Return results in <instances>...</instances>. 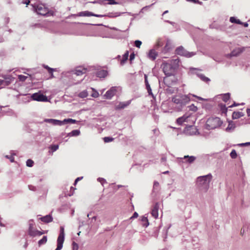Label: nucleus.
Listing matches in <instances>:
<instances>
[{"instance_id": "f257e3e1", "label": "nucleus", "mask_w": 250, "mask_h": 250, "mask_svg": "<svg viewBox=\"0 0 250 250\" xmlns=\"http://www.w3.org/2000/svg\"><path fill=\"white\" fill-rule=\"evenodd\" d=\"M179 60L177 59L164 61L161 64V67L166 77L164 78V82L168 86L171 84L169 77L173 76L179 67Z\"/></svg>"}, {"instance_id": "f03ea898", "label": "nucleus", "mask_w": 250, "mask_h": 250, "mask_svg": "<svg viewBox=\"0 0 250 250\" xmlns=\"http://www.w3.org/2000/svg\"><path fill=\"white\" fill-rule=\"evenodd\" d=\"M211 178L212 175L210 174L198 177L196 183L197 186L201 190L207 191L209 188V183Z\"/></svg>"}, {"instance_id": "7ed1b4c3", "label": "nucleus", "mask_w": 250, "mask_h": 250, "mask_svg": "<svg viewBox=\"0 0 250 250\" xmlns=\"http://www.w3.org/2000/svg\"><path fill=\"white\" fill-rule=\"evenodd\" d=\"M31 5L38 14L47 16H53L54 15V12L49 11L48 8L43 4H31Z\"/></svg>"}, {"instance_id": "20e7f679", "label": "nucleus", "mask_w": 250, "mask_h": 250, "mask_svg": "<svg viewBox=\"0 0 250 250\" xmlns=\"http://www.w3.org/2000/svg\"><path fill=\"white\" fill-rule=\"evenodd\" d=\"M120 13L118 12L115 13H109L107 14L104 15H100V14H94L91 12L85 11L81 12L78 14V16L80 17H90V16H94L97 18H102L104 17H107L110 18H115L119 16Z\"/></svg>"}, {"instance_id": "39448f33", "label": "nucleus", "mask_w": 250, "mask_h": 250, "mask_svg": "<svg viewBox=\"0 0 250 250\" xmlns=\"http://www.w3.org/2000/svg\"><path fill=\"white\" fill-rule=\"evenodd\" d=\"M172 101L180 106L185 105L190 101V98L188 95L179 94L173 96Z\"/></svg>"}, {"instance_id": "423d86ee", "label": "nucleus", "mask_w": 250, "mask_h": 250, "mask_svg": "<svg viewBox=\"0 0 250 250\" xmlns=\"http://www.w3.org/2000/svg\"><path fill=\"white\" fill-rule=\"evenodd\" d=\"M222 123L218 117H210L206 122V127L208 129H213L220 126Z\"/></svg>"}, {"instance_id": "0eeeda50", "label": "nucleus", "mask_w": 250, "mask_h": 250, "mask_svg": "<svg viewBox=\"0 0 250 250\" xmlns=\"http://www.w3.org/2000/svg\"><path fill=\"white\" fill-rule=\"evenodd\" d=\"M64 239V230L62 227L60 228V232L57 239V247L55 250H61L63 246Z\"/></svg>"}, {"instance_id": "6e6552de", "label": "nucleus", "mask_w": 250, "mask_h": 250, "mask_svg": "<svg viewBox=\"0 0 250 250\" xmlns=\"http://www.w3.org/2000/svg\"><path fill=\"white\" fill-rule=\"evenodd\" d=\"M176 53L177 55L185 56L186 57H191L195 55L193 52H188L186 50L183 46H180L176 49Z\"/></svg>"}, {"instance_id": "1a4fd4ad", "label": "nucleus", "mask_w": 250, "mask_h": 250, "mask_svg": "<svg viewBox=\"0 0 250 250\" xmlns=\"http://www.w3.org/2000/svg\"><path fill=\"white\" fill-rule=\"evenodd\" d=\"M29 227L28 231V233L30 236L35 237L37 235H42V234L44 233V232L39 231L34 228V224L33 223L32 221L29 222Z\"/></svg>"}, {"instance_id": "9d476101", "label": "nucleus", "mask_w": 250, "mask_h": 250, "mask_svg": "<svg viewBox=\"0 0 250 250\" xmlns=\"http://www.w3.org/2000/svg\"><path fill=\"white\" fill-rule=\"evenodd\" d=\"M31 98L33 100L37 101L46 102L47 101V98L46 96L38 93L33 94L31 96Z\"/></svg>"}, {"instance_id": "9b49d317", "label": "nucleus", "mask_w": 250, "mask_h": 250, "mask_svg": "<svg viewBox=\"0 0 250 250\" xmlns=\"http://www.w3.org/2000/svg\"><path fill=\"white\" fill-rule=\"evenodd\" d=\"M3 78L4 80L0 79V86H1V88L9 85L12 82V78L10 76H5Z\"/></svg>"}, {"instance_id": "f8f14e48", "label": "nucleus", "mask_w": 250, "mask_h": 250, "mask_svg": "<svg viewBox=\"0 0 250 250\" xmlns=\"http://www.w3.org/2000/svg\"><path fill=\"white\" fill-rule=\"evenodd\" d=\"M117 90L115 87H111L109 90L106 91L104 94V97L107 99H111L116 94Z\"/></svg>"}, {"instance_id": "ddd939ff", "label": "nucleus", "mask_w": 250, "mask_h": 250, "mask_svg": "<svg viewBox=\"0 0 250 250\" xmlns=\"http://www.w3.org/2000/svg\"><path fill=\"white\" fill-rule=\"evenodd\" d=\"M131 103V100L125 102H120L118 105L115 106L116 110H120L122 109H124L125 107L128 106Z\"/></svg>"}, {"instance_id": "4468645a", "label": "nucleus", "mask_w": 250, "mask_h": 250, "mask_svg": "<svg viewBox=\"0 0 250 250\" xmlns=\"http://www.w3.org/2000/svg\"><path fill=\"white\" fill-rule=\"evenodd\" d=\"M74 71L75 74L77 76H80L86 73V69L82 66H78L75 68Z\"/></svg>"}, {"instance_id": "2eb2a0df", "label": "nucleus", "mask_w": 250, "mask_h": 250, "mask_svg": "<svg viewBox=\"0 0 250 250\" xmlns=\"http://www.w3.org/2000/svg\"><path fill=\"white\" fill-rule=\"evenodd\" d=\"M44 122L48 123L53 124V125H62L63 124V122L53 119H45L44 120Z\"/></svg>"}, {"instance_id": "dca6fc26", "label": "nucleus", "mask_w": 250, "mask_h": 250, "mask_svg": "<svg viewBox=\"0 0 250 250\" xmlns=\"http://www.w3.org/2000/svg\"><path fill=\"white\" fill-rule=\"evenodd\" d=\"M158 52L155 49H151L148 53V57L152 61H154L157 57Z\"/></svg>"}, {"instance_id": "f3484780", "label": "nucleus", "mask_w": 250, "mask_h": 250, "mask_svg": "<svg viewBox=\"0 0 250 250\" xmlns=\"http://www.w3.org/2000/svg\"><path fill=\"white\" fill-rule=\"evenodd\" d=\"M159 204L156 203L153 207L151 214L153 217L157 218L158 216Z\"/></svg>"}, {"instance_id": "a211bd4d", "label": "nucleus", "mask_w": 250, "mask_h": 250, "mask_svg": "<svg viewBox=\"0 0 250 250\" xmlns=\"http://www.w3.org/2000/svg\"><path fill=\"white\" fill-rule=\"evenodd\" d=\"M244 48H236L234 49L231 53L230 55L231 56H237L243 52L244 50Z\"/></svg>"}, {"instance_id": "6ab92c4d", "label": "nucleus", "mask_w": 250, "mask_h": 250, "mask_svg": "<svg viewBox=\"0 0 250 250\" xmlns=\"http://www.w3.org/2000/svg\"><path fill=\"white\" fill-rule=\"evenodd\" d=\"M108 74V72L105 70H100L97 72V76L99 78H104Z\"/></svg>"}, {"instance_id": "aec40b11", "label": "nucleus", "mask_w": 250, "mask_h": 250, "mask_svg": "<svg viewBox=\"0 0 250 250\" xmlns=\"http://www.w3.org/2000/svg\"><path fill=\"white\" fill-rule=\"evenodd\" d=\"M188 117V116H183L178 118L176 120V122L179 125H182L183 123L188 122L187 119Z\"/></svg>"}, {"instance_id": "412c9836", "label": "nucleus", "mask_w": 250, "mask_h": 250, "mask_svg": "<svg viewBox=\"0 0 250 250\" xmlns=\"http://www.w3.org/2000/svg\"><path fill=\"white\" fill-rule=\"evenodd\" d=\"M172 47L171 43L170 41L167 40L166 42V44L163 49V52L166 53Z\"/></svg>"}, {"instance_id": "4be33fe9", "label": "nucleus", "mask_w": 250, "mask_h": 250, "mask_svg": "<svg viewBox=\"0 0 250 250\" xmlns=\"http://www.w3.org/2000/svg\"><path fill=\"white\" fill-rule=\"evenodd\" d=\"M183 159H186V162L191 164L196 160V157L193 156H189L188 155H187L185 156Z\"/></svg>"}, {"instance_id": "5701e85b", "label": "nucleus", "mask_w": 250, "mask_h": 250, "mask_svg": "<svg viewBox=\"0 0 250 250\" xmlns=\"http://www.w3.org/2000/svg\"><path fill=\"white\" fill-rule=\"evenodd\" d=\"M41 220L43 222L49 223L52 221V218L50 215H48L41 218Z\"/></svg>"}, {"instance_id": "b1692460", "label": "nucleus", "mask_w": 250, "mask_h": 250, "mask_svg": "<svg viewBox=\"0 0 250 250\" xmlns=\"http://www.w3.org/2000/svg\"><path fill=\"white\" fill-rule=\"evenodd\" d=\"M243 116V113L242 112H233L232 117L233 119H237Z\"/></svg>"}, {"instance_id": "393cba45", "label": "nucleus", "mask_w": 250, "mask_h": 250, "mask_svg": "<svg viewBox=\"0 0 250 250\" xmlns=\"http://www.w3.org/2000/svg\"><path fill=\"white\" fill-rule=\"evenodd\" d=\"M128 55L129 52L128 51H126L125 54L123 55L122 60L121 61V64L123 65L127 61V60L128 59Z\"/></svg>"}, {"instance_id": "a878e982", "label": "nucleus", "mask_w": 250, "mask_h": 250, "mask_svg": "<svg viewBox=\"0 0 250 250\" xmlns=\"http://www.w3.org/2000/svg\"><path fill=\"white\" fill-rule=\"evenodd\" d=\"M87 96H88V92H87V90H83V91L81 92L78 94L79 97H80L81 98H86V97H87Z\"/></svg>"}, {"instance_id": "bb28decb", "label": "nucleus", "mask_w": 250, "mask_h": 250, "mask_svg": "<svg viewBox=\"0 0 250 250\" xmlns=\"http://www.w3.org/2000/svg\"><path fill=\"white\" fill-rule=\"evenodd\" d=\"M229 21L232 23H235L239 24H242V22L238 19H236L235 17H232L230 18Z\"/></svg>"}, {"instance_id": "cd10ccee", "label": "nucleus", "mask_w": 250, "mask_h": 250, "mask_svg": "<svg viewBox=\"0 0 250 250\" xmlns=\"http://www.w3.org/2000/svg\"><path fill=\"white\" fill-rule=\"evenodd\" d=\"M43 67H44V68H45L46 69H47L48 70V73L50 74L51 78H53L54 76H53V72L54 71V69L49 67L47 65H44Z\"/></svg>"}, {"instance_id": "c85d7f7f", "label": "nucleus", "mask_w": 250, "mask_h": 250, "mask_svg": "<svg viewBox=\"0 0 250 250\" xmlns=\"http://www.w3.org/2000/svg\"><path fill=\"white\" fill-rule=\"evenodd\" d=\"M47 240V237L46 236H44L42 239L39 241L38 244L39 246H41L42 245L46 243Z\"/></svg>"}, {"instance_id": "c756f323", "label": "nucleus", "mask_w": 250, "mask_h": 250, "mask_svg": "<svg viewBox=\"0 0 250 250\" xmlns=\"http://www.w3.org/2000/svg\"><path fill=\"white\" fill-rule=\"evenodd\" d=\"M230 99V94L226 93L222 95V100L225 103L227 102Z\"/></svg>"}, {"instance_id": "7c9ffc66", "label": "nucleus", "mask_w": 250, "mask_h": 250, "mask_svg": "<svg viewBox=\"0 0 250 250\" xmlns=\"http://www.w3.org/2000/svg\"><path fill=\"white\" fill-rule=\"evenodd\" d=\"M219 106L220 107L222 113L226 114L227 112V108L226 107V105L223 104H219Z\"/></svg>"}, {"instance_id": "2f4dec72", "label": "nucleus", "mask_w": 250, "mask_h": 250, "mask_svg": "<svg viewBox=\"0 0 250 250\" xmlns=\"http://www.w3.org/2000/svg\"><path fill=\"white\" fill-rule=\"evenodd\" d=\"M62 122H63V124H64V123L75 124L76 123V121L75 120H74L72 119H65Z\"/></svg>"}, {"instance_id": "473e14b6", "label": "nucleus", "mask_w": 250, "mask_h": 250, "mask_svg": "<svg viewBox=\"0 0 250 250\" xmlns=\"http://www.w3.org/2000/svg\"><path fill=\"white\" fill-rule=\"evenodd\" d=\"M49 148L52 150V152L56 151L59 148L58 145H51L49 146Z\"/></svg>"}, {"instance_id": "72a5a7b5", "label": "nucleus", "mask_w": 250, "mask_h": 250, "mask_svg": "<svg viewBox=\"0 0 250 250\" xmlns=\"http://www.w3.org/2000/svg\"><path fill=\"white\" fill-rule=\"evenodd\" d=\"M142 221L144 223V226H146V227L148 226L149 222L146 217L143 216L142 217Z\"/></svg>"}, {"instance_id": "f704fd0d", "label": "nucleus", "mask_w": 250, "mask_h": 250, "mask_svg": "<svg viewBox=\"0 0 250 250\" xmlns=\"http://www.w3.org/2000/svg\"><path fill=\"white\" fill-rule=\"evenodd\" d=\"M199 77L200 78V79L205 82H208L209 81H210V80L209 78H208V77H206L205 76H204V75L203 74H201L199 75Z\"/></svg>"}, {"instance_id": "c9c22d12", "label": "nucleus", "mask_w": 250, "mask_h": 250, "mask_svg": "<svg viewBox=\"0 0 250 250\" xmlns=\"http://www.w3.org/2000/svg\"><path fill=\"white\" fill-rule=\"evenodd\" d=\"M230 156L231 157V158H232V159H235L237 157V153H236V151H235V150L233 149L231 151V152H230Z\"/></svg>"}, {"instance_id": "e433bc0d", "label": "nucleus", "mask_w": 250, "mask_h": 250, "mask_svg": "<svg viewBox=\"0 0 250 250\" xmlns=\"http://www.w3.org/2000/svg\"><path fill=\"white\" fill-rule=\"evenodd\" d=\"M27 78V77L25 76L24 75H19L18 76V79L19 80V81H21V82L25 81Z\"/></svg>"}, {"instance_id": "4c0bfd02", "label": "nucleus", "mask_w": 250, "mask_h": 250, "mask_svg": "<svg viewBox=\"0 0 250 250\" xmlns=\"http://www.w3.org/2000/svg\"><path fill=\"white\" fill-rule=\"evenodd\" d=\"M34 162L31 159H28L26 161V166L29 167H32L33 166Z\"/></svg>"}, {"instance_id": "58836bf2", "label": "nucleus", "mask_w": 250, "mask_h": 250, "mask_svg": "<svg viewBox=\"0 0 250 250\" xmlns=\"http://www.w3.org/2000/svg\"><path fill=\"white\" fill-rule=\"evenodd\" d=\"M188 107L189 110H191L194 112L196 111L198 109L197 106H195L193 104L190 105Z\"/></svg>"}, {"instance_id": "ea45409f", "label": "nucleus", "mask_w": 250, "mask_h": 250, "mask_svg": "<svg viewBox=\"0 0 250 250\" xmlns=\"http://www.w3.org/2000/svg\"><path fill=\"white\" fill-rule=\"evenodd\" d=\"M80 131L78 130H74L71 131L70 133V134H71L72 136H78L80 134Z\"/></svg>"}, {"instance_id": "a19ab883", "label": "nucleus", "mask_w": 250, "mask_h": 250, "mask_svg": "<svg viewBox=\"0 0 250 250\" xmlns=\"http://www.w3.org/2000/svg\"><path fill=\"white\" fill-rule=\"evenodd\" d=\"M142 43V42L139 40L135 41L134 42L135 46L138 48H140Z\"/></svg>"}, {"instance_id": "79ce46f5", "label": "nucleus", "mask_w": 250, "mask_h": 250, "mask_svg": "<svg viewBox=\"0 0 250 250\" xmlns=\"http://www.w3.org/2000/svg\"><path fill=\"white\" fill-rule=\"evenodd\" d=\"M163 41L162 39H158L157 42V46L158 47H161L163 45Z\"/></svg>"}, {"instance_id": "37998d69", "label": "nucleus", "mask_w": 250, "mask_h": 250, "mask_svg": "<svg viewBox=\"0 0 250 250\" xmlns=\"http://www.w3.org/2000/svg\"><path fill=\"white\" fill-rule=\"evenodd\" d=\"M104 142L108 143L112 141L113 140V138L108 137H105L104 138Z\"/></svg>"}, {"instance_id": "c03bdc74", "label": "nucleus", "mask_w": 250, "mask_h": 250, "mask_svg": "<svg viewBox=\"0 0 250 250\" xmlns=\"http://www.w3.org/2000/svg\"><path fill=\"white\" fill-rule=\"evenodd\" d=\"M73 245V250H78L79 246L75 242H73L72 243Z\"/></svg>"}, {"instance_id": "a18cd8bd", "label": "nucleus", "mask_w": 250, "mask_h": 250, "mask_svg": "<svg viewBox=\"0 0 250 250\" xmlns=\"http://www.w3.org/2000/svg\"><path fill=\"white\" fill-rule=\"evenodd\" d=\"M159 188V183L157 181H155L154 182V184H153V188L154 189H157Z\"/></svg>"}, {"instance_id": "49530a36", "label": "nucleus", "mask_w": 250, "mask_h": 250, "mask_svg": "<svg viewBox=\"0 0 250 250\" xmlns=\"http://www.w3.org/2000/svg\"><path fill=\"white\" fill-rule=\"evenodd\" d=\"M145 82L146 85V87L150 86V85L147 81V77L146 75H145Z\"/></svg>"}, {"instance_id": "de8ad7c7", "label": "nucleus", "mask_w": 250, "mask_h": 250, "mask_svg": "<svg viewBox=\"0 0 250 250\" xmlns=\"http://www.w3.org/2000/svg\"><path fill=\"white\" fill-rule=\"evenodd\" d=\"M99 95V93L96 91H94V92L91 95V96L94 98H97Z\"/></svg>"}, {"instance_id": "09e8293b", "label": "nucleus", "mask_w": 250, "mask_h": 250, "mask_svg": "<svg viewBox=\"0 0 250 250\" xmlns=\"http://www.w3.org/2000/svg\"><path fill=\"white\" fill-rule=\"evenodd\" d=\"M147 90V92L149 94V95H152L153 96V94H152V90H151V87H150V86H148L147 87H146Z\"/></svg>"}, {"instance_id": "8fccbe9b", "label": "nucleus", "mask_w": 250, "mask_h": 250, "mask_svg": "<svg viewBox=\"0 0 250 250\" xmlns=\"http://www.w3.org/2000/svg\"><path fill=\"white\" fill-rule=\"evenodd\" d=\"M138 216V214L136 212H135L134 213V214H133V215L131 217L130 219L136 218Z\"/></svg>"}, {"instance_id": "3c124183", "label": "nucleus", "mask_w": 250, "mask_h": 250, "mask_svg": "<svg viewBox=\"0 0 250 250\" xmlns=\"http://www.w3.org/2000/svg\"><path fill=\"white\" fill-rule=\"evenodd\" d=\"M109 1V4H116L117 3V2L115 1V0H108Z\"/></svg>"}, {"instance_id": "603ef678", "label": "nucleus", "mask_w": 250, "mask_h": 250, "mask_svg": "<svg viewBox=\"0 0 250 250\" xmlns=\"http://www.w3.org/2000/svg\"><path fill=\"white\" fill-rule=\"evenodd\" d=\"M83 177H78V178L75 180V182H74V185L75 186V185L77 184V182H78V181H79L80 180H81V179H83Z\"/></svg>"}, {"instance_id": "864d4df0", "label": "nucleus", "mask_w": 250, "mask_h": 250, "mask_svg": "<svg viewBox=\"0 0 250 250\" xmlns=\"http://www.w3.org/2000/svg\"><path fill=\"white\" fill-rule=\"evenodd\" d=\"M249 145H250V142H248V143H242V144H239V146H249Z\"/></svg>"}, {"instance_id": "5fc2aeb1", "label": "nucleus", "mask_w": 250, "mask_h": 250, "mask_svg": "<svg viewBox=\"0 0 250 250\" xmlns=\"http://www.w3.org/2000/svg\"><path fill=\"white\" fill-rule=\"evenodd\" d=\"M234 128V126L231 125V124H229L228 127L227 128V130L228 129H231L232 128Z\"/></svg>"}, {"instance_id": "6e6d98bb", "label": "nucleus", "mask_w": 250, "mask_h": 250, "mask_svg": "<svg viewBox=\"0 0 250 250\" xmlns=\"http://www.w3.org/2000/svg\"><path fill=\"white\" fill-rule=\"evenodd\" d=\"M134 57H135V55H134V53L131 54L130 55V61H131L132 60H133L134 59Z\"/></svg>"}, {"instance_id": "4d7b16f0", "label": "nucleus", "mask_w": 250, "mask_h": 250, "mask_svg": "<svg viewBox=\"0 0 250 250\" xmlns=\"http://www.w3.org/2000/svg\"><path fill=\"white\" fill-rule=\"evenodd\" d=\"M30 2V0H25V1H22V3L26 4V5H28V4H29Z\"/></svg>"}, {"instance_id": "13d9d810", "label": "nucleus", "mask_w": 250, "mask_h": 250, "mask_svg": "<svg viewBox=\"0 0 250 250\" xmlns=\"http://www.w3.org/2000/svg\"><path fill=\"white\" fill-rule=\"evenodd\" d=\"M238 105V104H236L235 102H234V103H233V104H232V105H231L229 106V107H233V106H237V105Z\"/></svg>"}, {"instance_id": "bf43d9fd", "label": "nucleus", "mask_w": 250, "mask_h": 250, "mask_svg": "<svg viewBox=\"0 0 250 250\" xmlns=\"http://www.w3.org/2000/svg\"><path fill=\"white\" fill-rule=\"evenodd\" d=\"M247 113L248 116H250V109H248L247 110Z\"/></svg>"}, {"instance_id": "052dcab7", "label": "nucleus", "mask_w": 250, "mask_h": 250, "mask_svg": "<svg viewBox=\"0 0 250 250\" xmlns=\"http://www.w3.org/2000/svg\"><path fill=\"white\" fill-rule=\"evenodd\" d=\"M244 232H245V230H244V229H241L240 234H241V235H243V234H244Z\"/></svg>"}, {"instance_id": "680f3d73", "label": "nucleus", "mask_w": 250, "mask_h": 250, "mask_svg": "<svg viewBox=\"0 0 250 250\" xmlns=\"http://www.w3.org/2000/svg\"><path fill=\"white\" fill-rule=\"evenodd\" d=\"M162 161L163 162H166L167 160V159L166 157H162L161 159Z\"/></svg>"}, {"instance_id": "e2e57ef3", "label": "nucleus", "mask_w": 250, "mask_h": 250, "mask_svg": "<svg viewBox=\"0 0 250 250\" xmlns=\"http://www.w3.org/2000/svg\"><path fill=\"white\" fill-rule=\"evenodd\" d=\"M193 96L197 98L199 100H203V99L202 98L199 97H197V96H196L195 95H193Z\"/></svg>"}, {"instance_id": "0e129e2a", "label": "nucleus", "mask_w": 250, "mask_h": 250, "mask_svg": "<svg viewBox=\"0 0 250 250\" xmlns=\"http://www.w3.org/2000/svg\"><path fill=\"white\" fill-rule=\"evenodd\" d=\"M242 24H243L245 27H248V23H242Z\"/></svg>"}, {"instance_id": "69168bd1", "label": "nucleus", "mask_w": 250, "mask_h": 250, "mask_svg": "<svg viewBox=\"0 0 250 250\" xmlns=\"http://www.w3.org/2000/svg\"><path fill=\"white\" fill-rule=\"evenodd\" d=\"M189 128H190V129H192V130H196V128H195V127H193V126H190V127H189Z\"/></svg>"}, {"instance_id": "338daca9", "label": "nucleus", "mask_w": 250, "mask_h": 250, "mask_svg": "<svg viewBox=\"0 0 250 250\" xmlns=\"http://www.w3.org/2000/svg\"><path fill=\"white\" fill-rule=\"evenodd\" d=\"M71 189H73V191L76 189L75 188H74L73 187H71Z\"/></svg>"}, {"instance_id": "774afa93", "label": "nucleus", "mask_w": 250, "mask_h": 250, "mask_svg": "<svg viewBox=\"0 0 250 250\" xmlns=\"http://www.w3.org/2000/svg\"><path fill=\"white\" fill-rule=\"evenodd\" d=\"M167 12H168V11H166L165 12H164V14L167 13Z\"/></svg>"}]
</instances>
